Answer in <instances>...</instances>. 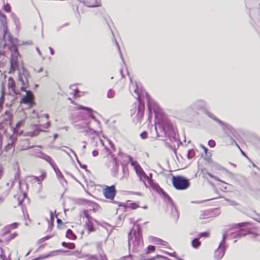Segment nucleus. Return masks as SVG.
Masks as SVG:
<instances>
[{
  "instance_id": "obj_4",
  "label": "nucleus",
  "mask_w": 260,
  "mask_h": 260,
  "mask_svg": "<svg viewBox=\"0 0 260 260\" xmlns=\"http://www.w3.org/2000/svg\"><path fill=\"white\" fill-rule=\"evenodd\" d=\"M77 109L78 110H83L86 112V113H85L84 121L80 122L75 125L76 129L80 130L82 128L88 127L91 133L96 134V131L91 128L90 121H89L91 119L93 120L95 124L98 125H99V121L95 118L93 115V113L95 112L92 109L83 106H79L77 107Z\"/></svg>"
},
{
  "instance_id": "obj_44",
  "label": "nucleus",
  "mask_w": 260,
  "mask_h": 260,
  "mask_svg": "<svg viewBox=\"0 0 260 260\" xmlns=\"http://www.w3.org/2000/svg\"><path fill=\"white\" fill-rule=\"evenodd\" d=\"M209 234L207 232L201 233L199 235L200 237H207Z\"/></svg>"
},
{
  "instance_id": "obj_50",
  "label": "nucleus",
  "mask_w": 260,
  "mask_h": 260,
  "mask_svg": "<svg viewBox=\"0 0 260 260\" xmlns=\"http://www.w3.org/2000/svg\"><path fill=\"white\" fill-rule=\"evenodd\" d=\"M99 143H100V144H101V145L103 147H104V148H105V149H107V148L105 147V145H104V141H103L102 140L100 139V140H99Z\"/></svg>"
},
{
  "instance_id": "obj_57",
  "label": "nucleus",
  "mask_w": 260,
  "mask_h": 260,
  "mask_svg": "<svg viewBox=\"0 0 260 260\" xmlns=\"http://www.w3.org/2000/svg\"><path fill=\"white\" fill-rule=\"evenodd\" d=\"M49 49L50 50L51 54V55H54V52L53 49L51 47H49Z\"/></svg>"
},
{
  "instance_id": "obj_9",
  "label": "nucleus",
  "mask_w": 260,
  "mask_h": 260,
  "mask_svg": "<svg viewBox=\"0 0 260 260\" xmlns=\"http://www.w3.org/2000/svg\"><path fill=\"white\" fill-rule=\"evenodd\" d=\"M172 183L174 187L177 190H185L190 186L189 180L181 176H173Z\"/></svg>"
},
{
  "instance_id": "obj_8",
  "label": "nucleus",
  "mask_w": 260,
  "mask_h": 260,
  "mask_svg": "<svg viewBox=\"0 0 260 260\" xmlns=\"http://www.w3.org/2000/svg\"><path fill=\"white\" fill-rule=\"evenodd\" d=\"M43 118L48 119V115L47 114H39L38 113H36L35 110H34V119L36 118L39 119L37 121L38 123L41 122L42 121L41 119ZM35 122L34 120V123ZM49 126L50 122L49 121L44 125L40 123H34V136L38 135L40 132H46L45 129Z\"/></svg>"
},
{
  "instance_id": "obj_22",
  "label": "nucleus",
  "mask_w": 260,
  "mask_h": 260,
  "mask_svg": "<svg viewBox=\"0 0 260 260\" xmlns=\"http://www.w3.org/2000/svg\"><path fill=\"white\" fill-rule=\"evenodd\" d=\"M110 163L112 165L113 168L111 169L113 175L116 176L118 171V165L116 157H114L110 161Z\"/></svg>"
},
{
  "instance_id": "obj_1",
  "label": "nucleus",
  "mask_w": 260,
  "mask_h": 260,
  "mask_svg": "<svg viewBox=\"0 0 260 260\" xmlns=\"http://www.w3.org/2000/svg\"><path fill=\"white\" fill-rule=\"evenodd\" d=\"M0 21L4 28L3 40L7 39L11 45L8 47L11 52V58L10 60V71L9 73L13 72L18 67L19 60L20 55L18 51L17 45L19 44L17 38H14L9 32L7 26L6 17L5 15L0 14Z\"/></svg>"
},
{
  "instance_id": "obj_43",
  "label": "nucleus",
  "mask_w": 260,
  "mask_h": 260,
  "mask_svg": "<svg viewBox=\"0 0 260 260\" xmlns=\"http://www.w3.org/2000/svg\"><path fill=\"white\" fill-rule=\"evenodd\" d=\"M50 222H51V221H53L54 222V215L53 213V212L52 211H51L50 213Z\"/></svg>"
},
{
  "instance_id": "obj_46",
  "label": "nucleus",
  "mask_w": 260,
  "mask_h": 260,
  "mask_svg": "<svg viewBox=\"0 0 260 260\" xmlns=\"http://www.w3.org/2000/svg\"><path fill=\"white\" fill-rule=\"evenodd\" d=\"M122 260H132V255H129L127 256H124L122 258Z\"/></svg>"
},
{
  "instance_id": "obj_51",
  "label": "nucleus",
  "mask_w": 260,
  "mask_h": 260,
  "mask_svg": "<svg viewBox=\"0 0 260 260\" xmlns=\"http://www.w3.org/2000/svg\"><path fill=\"white\" fill-rule=\"evenodd\" d=\"M0 257L3 260H7V257L3 254L0 255Z\"/></svg>"
},
{
  "instance_id": "obj_47",
  "label": "nucleus",
  "mask_w": 260,
  "mask_h": 260,
  "mask_svg": "<svg viewBox=\"0 0 260 260\" xmlns=\"http://www.w3.org/2000/svg\"><path fill=\"white\" fill-rule=\"evenodd\" d=\"M17 235V234L16 233H13L12 234H11L10 235V239L11 240V239L15 238Z\"/></svg>"
},
{
  "instance_id": "obj_35",
  "label": "nucleus",
  "mask_w": 260,
  "mask_h": 260,
  "mask_svg": "<svg viewBox=\"0 0 260 260\" xmlns=\"http://www.w3.org/2000/svg\"><path fill=\"white\" fill-rule=\"evenodd\" d=\"M122 171L123 173V176L126 177L128 175V170L126 167H125L123 165H122Z\"/></svg>"
},
{
  "instance_id": "obj_59",
  "label": "nucleus",
  "mask_w": 260,
  "mask_h": 260,
  "mask_svg": "<svg viewBox=\"0 0 260 260\" xmlns=\"http://www.w3.org/2000/svg\"><path fill=\"white\" fill-rule=\"evenodd\" d=\"M78 92H79V90H78L77 89H76L74 90V95H77V94Z\"/></svg>"
},
{
  "instance_id": "obj_54",
  "label": "nucleus",
  "mask_w": 260,
  "mask_h": 260,
  "mask_svg": "<svg viewBox=\"0 0 260 260\" xmlns=\"http://www.w3.org/2000/svg\"><path fill=\"white\" fill-rule=\"evenodd\" d=\"M116 45H117V48H118V50H119V53H120V56H121V57L122 58V53H121V51H120V47H119V45L118 44V43H117V42H116Z\"/></svg>"
},
{
  "instance_id": "obj_26",
  "label": "nucleus",
  "mask_w": 260,
  "mask_h": 260,
  "mask_svg": "<svg viewBox=\"0 0 260 260\" xmlns=\"http://www.w3.org/2000/svg\"><path fill=\"white\" fill-rule=\"evenodd\" d=\"M201 245V242L199 241V238L193 239L191 241V245L194 248H198Z\"/></svg>"
},
{
  "instance_id": "obj_45",
  "label": "nucleus",
  "mask_w": 260,
  "mask_h": 260,
  "mask_svg": "<svg viewBox=\"0 0 260 260\" xmlns=\"http://www.w3.org/2000/svg\"><path fill=\"white\" fill-rule=\"evenodd\" d=\"M18 79H19V80L22 83V84L24 85V80L23 79V77L20 75V74H19Z\"/></svg>"
},
{
  "instance_id": "obj_40",
  "label": "nucleus",
  "mask_w": 260,
  "mask_h": 260,
  "mask_svg": "<svg viewBox=\"0 0 260 260\" xmlns=\"http://www.w3.org/2000/svg\"><path fill=\"white\" fill-rule=\"evenodd\" d=\"M53 227V221H51V222L48 221V230L51 231Z\"/></svg>"
},
{
  "instance_id": "obj_38",
  "label": "nucleus",
  "mask_w": 260,
  "mask_h": 260,
  "mask_svg": "<svg viewBox=\"0 0 260 260\" xmlns=\"http://www.w3.org/2000/svg\"><path fill=\"white\" fill-rule=\"evenodd\" d=\"M140 137H141L142 139H145L147 138V133L146 132H142L141 134H140Z\"/></svg>"
},
{
  "instance_id": "obj_11",
  "label": "nucleus",
  "mask_w": 260,
  "mask_h": 260,
  "mask_svg": "<svg viewBox=\"0 0 260 260\" xmlns=\"http://www.w3.org/2000/svg\"><path fill=\"white\" fill-rule=\"evenodd\" d=\"M46 177V173L44 171L41 172V174L40 176H34V184L37 182V184L35 185L36 192L40 193L42 189V182L44 180Z\"/></svg>"
},
{
  "instance_id": "obj_36",
  "label": "nucleus",
  "mask_w": 260,
  "mask_h": 260,
  "mask_svg": "<svg viewBox=\"0 0 260 260\" xmlns=\"http://www.w3.org/2000/svg\"><path fill=\"white\" fill-rule=\"evenodd\" d=\"M38 72H42V74L41 75V77H45L47 76V72L46 71H43L42 68H40L39 70H38Z\"/></svg>"
},
{
  "instance_id": "obj_24",
  "label": "nucleus",
  "mask_w": 260,
  "mask_h": 260,
  "mask_svg": "<svg viewBox=\"0 0 260 260\" xmlns=\"http://www.w3.org/2000/svg\"><path fill=\"white\" fill-rule=\"evenodd\" d=\"M66 237L71 240H75L77 238V236L74 234L73 231L69 229L67 231Z\"/></svg>"
},
{
  "instance_id": "obj_7",
  "label": "nucleus",
  "mask_w": 260,
  "mask_h": 260,
  "mask_svg": "<svg viewBox=\"0 0 260 260\" xmlns=\"http://www.w3.org/2000/svg\"><path fill=\"white\" fill-rule=\"evenodd\" d=\"M248 224V222H244L238 223L236 225L237 227H233L229 231L224 233L222 236V241L225 242L227 238L234 239L240 238L247 235V231L242 229L240 228Z\"/></svg>"
},
{
  "instance_id": "obj_3",
  "label": "nucleus",
  "mask_w": 260,
  "mask_h": 260,
  "mask_svg": "<svg viewBox=\"0 0 260 260\" xmlns=\"http://www.w3.org/2000/svg\"><path fill=\"white\" fill-rule=\"evenodd\" d=\"M134 226H136V230L134 228L128 234V245L129 248L132 247V251L139 252L142 249L143 241L140 225L135 224Z\"/></svg>"
},
{
  "instance_id": "obj_23",
  "label": "nucleus",
  "mask_w": 260,
  "mask_h": 260,
  "mask_svg": "<svg viewBox=\"0 0 260 260\" xmlns=\"http://www.w3.org/2000/svg\"><path fill=\"white\" fill-rule=\"evenodd\" d=\"M21 103L29 105L30 106H32V99L27 95L24 96L21 100Z\"/></svg>"
},
{
  "instance_id": "obj_63",
  "label": "nucleus",
  "mask_w": 260,
  "mask_h": 260,
  "mask_svg": "<svg viewBox=\"0 0 260 260\" xmlns=\"http://www.w3.org/2000/svg\"><path fill=\"white\" fill-rule=\"evenodd\" d=\"M22 203V200H18V205L19 206V205H21Z\"/></svg>"
},
{
  "instance_id": "obj_31",
  "label": "nucleus",
  "mask_w": 260,
  "mask_h": 260,
  "mask_svg": "<svg viewBox=\"0 0 260 260\" xmlns=\"http://www.w3.org/2000/svg\"><path fill=\"white\" fill-rule=\"evenodd\" d=\"M115 95V92L112 89H109L107 93V98H113Z\"/></svg>"
},
{
  "instance_id": "obj_14",
  "label": "nucleus",
  "mask_w": 260,
  "mask_h": 260,
  "mask_svg": "<svg viewBox=\"0 0 260 260\" xmlns=\"http://www.w3.org/2000/svg\"><path fill=\"white\" fill-rule=\"evenodd\" d=\"M82 213L86 218V220L85 221V226L88 231V233L94 231L95 229L93 226V219L88 214V210H84Z\"/></svg>"
},
{
  "instance_id": "obj_2",
  "label": "nucleus",
  "mask_w": 260,
  "mask_h": 260,
  "mask_svg": "<svg viewBox=\"0 0 260 260\" xmlns=\"http://www.w3.org/2000/svg\"><path fill=\"white\" fill-rule=\"evenodd\" d=\"M135 93L137 94L136 98L139 102L138 112L137 115L138 118L141 119L144 115L145 107L144 103V99H146L147 102L150 115L151 114L152 112L154 113L155 116H157V115L161 114V109L155 102L151 99L149 94L145 91L141 89L140 92L139 89L138 87H137V89H135Z\"/></svg>"
},
{
  "instance_id": "obj_13",
  "label": "nucleus",
  "mask_w": 260,
  "mask_h": 260,
  "mask_svg": "<svg viewBox=\"0 0 260 260\" xmlns=\"http://www.w3.org/2000/svg\"><path fill=\"white\" fill-rule=\"evenodd\" d=\"M11 45L10 43L9 45H7L6 44L5 40H3L2 38H0V64L4 63V62L6 61L5 60V56H6V52L5 49L6 48H8V49L11 51L9 48L8 47ZM11 53V52H10Z\"/></svg>"
},
{
  "instance_id": "obj_60",
  "label": "nucleus",
  "mask_w": 260,
  "mask_h": 260,
  "mask_svg": "<svg viewBox=\"0 0 260 260\" xmlns=\"http://www.w3.org/2000/svg\"><path fill=\"white\" fill-rule=\"evenodd\" d=\"M202 147H203V149H204V152H205L206 153H207V151H208V149H207L206 147H204V146H202Z\"/></svg>"
},
{
  "instance_id": "obj_41",
  "label": "nucleus",
  "mask_w": 260,
  "mask_h": 260,
  "mask_svg": "<svg viewBox=\"0 0 260 260\" xmlns=\"http://www.w3.org/2000/svg\"><path fill=\"white\" fill-rule=\"evenodd\" d=\"M138 207H139V206L136 203H132V204H131V205H130V208L132 209H135L137 208Z\"/></svg>"
},
{
  "instance_id": "obj_19",
  "label": "nucleus",
  "mask_w": 260,
  "mask_h": 260,
  "mask_svg": "<svg viewBox=\"0 0 260 260\" xmlns=\"http://www.w3.org/2000/svg\"><path fill=\"white\" fill-rule=\"evenodd\" d=\"M162 194L164 196V198L165 200L168 203H169L171 205V208H172V212L173 213H176V218H178L179 217L178 210L177 209L174 207V205L173 203V201H172L171 198L169 196V195L165 192L164 191H162Z\"/></svg>"
},
{
  "instance_id": "obj_18",
  "label": "nucleus",
  "mask_w": 260,
  "mask_h": 260,
  "mask_svg": "<svg viewBox=\"0 0 260 260\" xmlns=\"http://www.w3.org/2000/svg\"><path fill=\"white\" fill-rule=\"evenodd\" d=\"M78 1L86 7L91 8L99 7L101 4V0H78Z\"/></svg>"
},
{
  "instance_id": "obj_52",
  "label": "nucleus",
  "mask_w": 260,
  "mask_h": 260,
  "mask_svg": "<svg viewBox=\"0 0 260 260\" xmlns=\"http://www.w3.org/2000/svg\"><path fill=\"white\" fill-rule=\"evenodd\" d=\"M3 99V96L1 97V101H0V111H1V110L3 108V101H1V100Z\"/></svg>"
},
{
  "instance_id": "obj_21",
  "label": "nucleus",
  "mask_w": 260,
  "mask_h": 260,
  "mask_svg": "<svg viewBox=\"0 0 260 260\" xmlns=\"http://www.w3.org/2000/svg\"><path fill=\"white\" fill-rule=\"evenodd\" d=\"M247 234L251 235V238L255 241L260 242V230L248 231Z\"/></svg>"
},
{
  "instance_id": "obj_20",
  "label": "nucleus",
  "mask_w": 260,
  "mask_h": 260,
  "mask_svg": "<svg viewBox=\"0 0 260 260\" xmlns=\"http://www.w3.org/2000/svg\"><path fill=\"white\" fill-rule=\"evenodd\" d=\"M49 164L51 165L52 168L53 169L54 171H55L56 176L58 178V179L59 180L60 182H61L62 180L66 181L64 177L59 170V169L57 168V167L56 166L55 162L52 160L51 162H50Z\"/></svg>"
},
{
  "instance_id": "obj_49",
  "label": "nucleus",
  "mask_w": 260,
  "mask_h": 260,
  "mask_svg": "<svg viewBox=\"0 0 260 260\" xmlns=\"http://www.w3.org/2000/svg\"><path fill=\"white\" fill-rule=\"evenodd\" d=\"M98 154H99V152H98V150H94L92 151V155L93 156H98Z\"/></svg>"
},
{
  "instance_id": "obj_5",
  "label": "nucleus",
  "mask_w": 260,
  "mask_h": 260,
  "mask_svg": "<svg viewBox=\"0 0 260 260\" xmlns=\"http://www.w3.org/2000/svg\"><path fill=\"white\" fill-rule=\"evenodd\" d=\"M154 131L156 137H168L176 140L175 132L171 122L167 119H162L155 124Z\"/></svg>"
},
{
  "instance_id": "obj_53",
  "label": "nucleus",
  "mask_w": 260,
  "mask_h": 260,
  "mask_svg": "<svg viewBox=\"0 0 260 260\" xmlns=\"http://www.w3.org/2000/svg\"><path fill=\"white\" fill-rule=\"evenodd\" d=\"M32 146H25L24 145L23 146V148H22V150H25V149H27V148H32Z\"/></svg>"
},
{
  "instance_id": "obj_55",
  "label": "nucleus",
  "mask_w": 260,
  "mask_h": 260,
  "mask_svg": "<svg viewBox=\"0 0 260 260\" xmlns=\"http://www.w3.org/2000/svg\"><path fill=\"white\" fill-rule=\"evenodd\" d=\"M100 258H101V260H107L106 257L105 255H101Z\"/></svg>"
},
{
  "instance_id": "obj_27",
  "label": "nucleus",
  "mask_w": 260,
  "mask_h": 260,
  "mask_svg": "<svg viewBox=\"0 0 260 260\" xmlns=\"http://www.w3.org/2000/svg\"><path fill=\"white\" fill-rule=\"evenodd\" d=\"M61 245L63 247L70 249H74L75 247V245L73 243H67L65 242H62Z\"/></svg>"
},
{
  "instance_id": "obj_58",
  "label": "nucleus",
  "mask_w": 260,
  "mask_h": 260,
  "mask_svg": "<svg viewBox=\"0 0 260 260\" xmlns=\"http://www.w3.org/2000/svg\"><path fill=\"white\" fill-rule=\"evenodd\" d=\"M21 123H22V122H21V121H19V122H18V123H17V124H16V127H17V128L19 127L20 126L21 124Z\"/></svg>"
},
{
  "instance_id": "obj_37",
  "label": "nucleus",
  "mask_w": 260,
  "mask_h": 260,
  "mask_svg": "<svg viewBox=\"0 0 260 260\" xmlns=\"http://www.w3.org/2000/svg\"><path fill=\"white\" fill-rule=\"evenodd\" d=\"M208 145L210 147H214L215 146V142L214 140H210L208 141Z\"/></svg>"
},
{
  "instance_id": "obj_25",
  "label": "nucleus",
  "mask_w": 260,
  "mask_h": 260,
  "mask_svg": "<svg viewBox=\"0 0 260 260\" xmlns=\"http://www.w3.org/2000/svg\"><path fill=\"white\" fill-rule=\"evenodd\" d=\"M152 239L153 240V241L156 244L166 246L167 244L166 242L159 238L156 237H152Z\"/></svg>"
},
{
  "instance_id": "obj_12",
  "label": "nucleus",
  "mask_w": 260,
  "mask_h": 260,
  "mask_svg": "<svg viewBox=\"0 0 260 260\" xmlns=\"http://www.w3.org/2000/svg\"><path fill=\"white\" fill-rule=\"evenodd\" d=\"M225 250V242L221 241L217 249L214 251V258L215 260L221 259L224 255Z\"/></svg>"
},
{
  "instance_id": "obj_56",
  "label": "nucleus",
  "mask_w": 260,
  "mask_h": 260,
  "mask_svg": "<svg viewBox=\"0 0 260 260\" xmlns=\"http://www.w3.org/2000/svg\"><path fill=\"white\" fill-rule=\"evenodd\" d=\"M5 10L7 12H9L10 11V7L9 5L7 6V7H5Z\"/></svg>"
},
{
  "instance_id": "obj_48",
  "label": "nucleus",
  "mask_w": 260,
  "mask_h": 260,
  "mask_svg": "<svg viewBox=\"0 0 260 260\" xmlns=\"http://www.w3.org/2000/svg\"><path fill=\"white\" fill-rule=\"evenodd\" d=\"M57 149L61 150L62 151L66 153L70 157H71V155L69 154V153L64 149H61L60 147H56Z\"/></svg>"
},
{
  "instance_id": "obj_15",
  "label": "nucleus",
  "mask_w": 260,
  "mask_h": 260,
  "mask_svg": "<svg viewBox=\"0 0 260 260\" xmlns=\"http://www.w3.org/2000/svg\"><path fill=\"white\" fill-rule=\"evenodd\" d=\"M103 193L106 199L113 200L116 194L115 186H107L106 188L103 190Z\"/></svg>"
},
{
  "instance_id": "obj_34",
  "label": "nucleus",
  "mask_w": 260,
  "mask_h": 260,
  "mask_svg": "<svg viewBox=\"0 0 260 260\" xmlns=\"http://www.w3.org/2000/svg\"><path fill=\"white\" fill-rule=\"evenodd\" d=\"M205 175H208L209 177H210L211 178L217 180V181H221L219 178H218L217 177L214 176V175H213L212 174H211V173L207 172L205 174Z\"/></svg>"
},
{
  "instance_id": "obj_42",
  "label": "nucleus",
  "mask_w": 260,
  "mask_h": 260,
  "mask_svg": "<svg viewBox=\"0 0 260 260\" xmlns=\"http://www.w3.org/2000/svg\"><path fill=\"white\" fill-rule=\"evenodd\" d=\"M18 223L17 222H14L9 225V226L12 229H15L18 226Z\"/></svg>"
},
{
  "instance_id": "obj_16",
  "label": "nucleus",
  "mask_w": 260,
  "mask_h": 260,
  "mask_svg": "<svg viewBox=\"0 0 260 260\" xmlns=\"http://www.w3.org/2000/svg\"><path fill=\"white\" fill-rule=\"evenodd\" d=\"M207 103L206 101L203 100H198L196 101L192 105V108L196 110H205V113L208 111L206 110Z\"/></svg>"
},
{
  "instance_id": "obj_28",
  "label": "nucleus",
  "mask_w": 260,
  "mask_h": 260,
  "mask_svg": "<svg viewBox=\"0 0 260 260\" xmlns=\"http://www.w3.org/2000/svg\"><path fill=\"white\" fill-rule=\"evenodd\" d=\"M8 86L10 88L12 89L13 91H15V84L14 80L12 77H10L9 78Z\"/></svg>"
},
{
  "instance_id": "obj_61",
  "label": "nucleus",
  "mask_w": 260,
  "mask_h": 260,
  "mask_svg": "<svg viewBox=\"0 0 260 260\" xmlns=\"http://www.w3.org/2000/svg\"><path fill=\"white\" fill-rule=\"evenodd\" d=\"M82 143L84 144V145L83 146L82 148L83 149H85L86 148V142L83 141Z\"/></svg>"
},
{
  "instance_id": "obj_62",
  "label": "nucleus",
  "mask_w": 260,
  "mask_h": 260,
  "mask_svg": "<svg viewBox=\"0 0 260 260\" xmlns=\"http://www.w3.org/2000/svg\"><path fill=\"white\" fill-rule=\"evenodd\" d=\"M28 141V140L27 139H24V140H23V143H24V144H27Z\"/></svg>"
},
{
  "instance_id": "obj_17",
  "label": "nucleus",
  "mask_w": 260,
  "mask_h": 260,
  "mask_svg": "<svg viewBox=\"0 0 260 260\" xmlns=\"http://www.w3.org/2000/svg\"><path fill=\"white\" fill-rule=\"evenodd\" d=\"M34 155L36 157L42 158L47 161L49 164L52 162V158L38 149H34Z\"/></svg>"
},
{
  "instance_id": "obj_29",
  "label": "nucleus",
  "mask_w": 260,
  "mask_h": 260,
  "mask_svg": "<svg viewBox=\"0 0 260 260\" xmlns=\"http://www.w3.org/2000/svg\"><path fill=\"white\" fill-rule=\"evenodd\" d=\"M69 149L70 150V151L71 152H72L74 154V156L76 157V159H77V160L78 162L79 163V165H80V167H81V168H83V169H86V165H82V164L80 162V161H79L78 160V159L77 156V154H76V153H75V152H74L72 149H70V148H69Z\"/></svg>"
},
{
  "instance_id": "obj_32",
  "label": "nucleus",
  "mask_w": 260,
  "mask_h": 260,
  "mask_svg": "<svg viewBox=\"0 0 260 260\" xmlns=\"http://www.w3.org/2000/svg\"><path fill=\"white\" fill-rule=\"evenodd\" d=\"M52 237H53V235H49V236H45V237L40 239L39 240V243H41L42 242H43L44 241H46V240L49 239L50 238H51Z\"/></svg>"
},
{
  "instance_id": "obj_64",
  "label": "nucleus",
  "mask_w": 260,
  "mask_h": 260,
  "mask_svg": "<svg viewBox=\"0 0 260 260\" xmlns=\"http://www.w3.org/2000/svg\"><path fill=\"white\" fill-rule=\"evenodd\" d=\"M255 220H256V221H257V222H258L259 223H260V217H258V218H255Z\"/></svg>"
},
{
  "instance_id": "obj_39",
  "label": "nucleus",
  "mask_w": 260,
  "mask_h": 260,
  "mask_svg": "<svg viewBox=\"0 0 260 260\" xmlns=\"http://www.w3.org/2000/svg\"><path fill=\"white\" fill-rule=\"evenodd\" d=\"M154 127H153V126H151V128L152 129L151 130V133L152 134V137H153V138H156L157 137L155 136L156 133L154 131Z\"/></svg>"
},
{
  "instance_id": "obj_33",
  "label": "nucleus",
  "mask_w": 260,
  "mask_h": 260,
  "mask_svg": "<svg viewBox=\"0 0 260 260\" xmlns=\"http://www.w3.org/2000/svg\"><path fill=\"white\" fill-rule=\"evenodd\" d=\"M155 247L153 245H149L147 247V253H150L153 252L155 250Z\"/></svg>"
},
{
  "instance_id": "obj_10",
  "label": "nucleus",
  "mask_w": 260,
  "mask_h": 260,
  "mask_svg": "<svg viewBox=\"0 0 260 260\" xmlns=\"http://www.w3.org/2000/svg\"><path fill=\"white\" fill-rule=\"evenodd\" d=\"M131 165L134 167L137 174L140 178L141 181L144 182L146 185L145 181H147L149 185L151 187L153 186L152 180L144 172L141 166L135 161H131Z\"/></svg>"
},
{
  "instance_id": "obj_6",
  "label": "nucleus",
  "mask_w": 260,
  "mask_h": 260,
  "mask_svg": "<svg viewBox=\"0 0 260 260\" xmlns=\"http://www.w3.org/2000/svg\"><path fill=\"white\" fill-rule=\"evenodd\" d=\"M206 115H207L210 118L212 119L214 121L218 123L220 126H221L222 129L230 137L231 144H234L237 146L239 148H240L237 143L235 141V140L233 138V137L237 138L238 136V133L237 131L230 124L227 123L223 122L221 121L218 118H216V117L212 113H210L209 111L206 112Z\"/></svg>"
},
{
  "instance_id": "obj_30",
  "label": "nucleus",
  "mask_w": 260,
  "mask_h": 260,
  "mask_svg": "<svg viewBox=\"0 0 260 260\" xmlns=\"http://www.w3.org/2000/svg\"><path fill=\"white\" fill-rule=\"evenodd\" d=\"M24 217L25 220V224L28 225L31 222V220L29 218L28 214L26 213L25 215V213L23 212Z\"/></svg>"
}]
</instances>
